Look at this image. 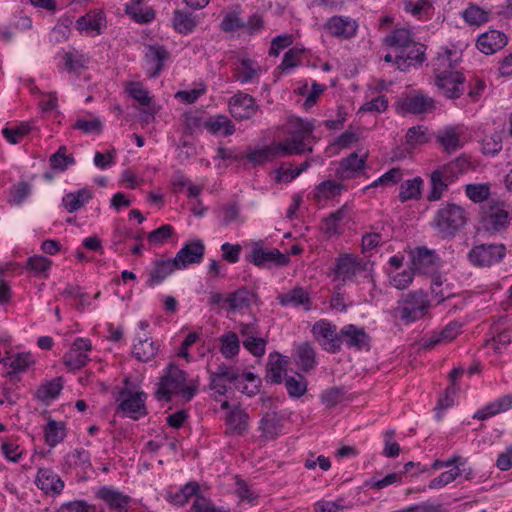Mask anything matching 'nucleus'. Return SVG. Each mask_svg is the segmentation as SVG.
<instances>
[{
    "label": "nucleus",
    "instance_id": "obj_38",
    "mask_svg": "<svg viewBox=\"0 0 512 512\" xmlns=\"http://www.w3.org/2000/svg\"><path fill=\"white\" fill-rule=\"evenodd\" d=\"M346 210L347 206L343 205L323 219L322 231L326 236L334 237L340 235V222L345 218Z\"/></svg>",
    "mask_w": 512,
    "mask_h": 512
},
{
    "label": "nucleus",
    "instance_id": "obj_13",
    "mask_svg": "<svg viewBox=\"0 0 512 512\" xmlns=\"http://www.w3.org/2000/svg\"><path fill=\"white\" fill-rule=\"evenodd\" d=\"M511 215L504 204H494L484 213L482 224L488 232L505 230L510 222Z\"/></svg>",
    "mask_w": 512,
    "mask_h": 512
},
{
    "label": "nucleus",
    "instance_id": "obj_25",
    "mask_svg": "<svg viewBox=\"0 0 512 512\" xmlns=\"http://www.w3.org/2000/svg\"><path fill=\"white\" fill-rule=\"evenodd\" d=\"M274 156L285 157L291 155H301L306 152L311 153L313 151L312 146L306 145L301 139H298L291 135V137L272 145Z\"/></svg>",
    "mask_w": 512,
    "mask_h": 512
},
{
    "label": "nucleus",
    "instance_id": "obj_64",
    "mask_svg": "<svg viewBox=\"0 0 512 512\" xmlns=\"http://www.w3.org/2000/svg\"><path fill=\"white\" fill-rule=\"evenodd\" d=\"M56 512H96V508L85 500H74L61 504Z\"/></svg>",
    "mask_w": 512,
    "mask_h": 512
},
{
    "label": "nucleus",
    "instance_id": "obj_57",
    "mask_svg": "<svg viewBox=\"0 0 512 512\" xmlns=\"http://www.w3.org/2000/svg\"><path fill=\"white\" fill-rule=\"evenodd\" d=\"M502 149V134L494 132L482 140L481 151L484 155L494 156Z\"/></svg>",
    "mask_w": 512,
    "mask_h": 512
},
{
    "label": "nucleus",
    "instance_id": "obj_52",
    "mask_svg": "<svg viewBox=\"0 0 512 512\" xmlns=\"http://www.w3.org/2000/svg\"><path fill=\"white\" fill-rule=\"evenodd\" d=\"M285 387L290 397L300 398L307 392V381L301 374L287 376L285 378Z\"/></svg>",
    "mask_w": 512,
    "mask_h": 512
},
{
    "label": "nucleus",
    "instance_id": "obj_10",
    "mask_svg": "<svg viewBox=\"0 0 512 512\" xmlns=\"http://www.w3.org/2000/svg\"><path fill=\"white\" fill-rule=\"evenodd\" d=\"M338 339L339 350L341 349L342 344L356 350H368L370 347V336L366 333L364 328L357 327L353 324H348L342 327L338 332Z\"/></svg>",
    "mask_w": 512,
    "mask_h": 512
},
{
    "label": "nucleus",
    "instance_id": "obj_43",
    "mask_svg": "<svg viewBox=\"0 0 512 512\" xmlns=\"http://www.w3.org/2000/svg\"><path fill=\"white\" fill-rule=\"evenodd\" d=\"M450 183L447 182L441 173L434 170L430 174V191L427 194V200L429 202H435L441 200L444 192L448 190Z\"/></svg>",
    "mask_w": 512,
    "mask_h": 512
},
{
    "label": "nucleus",
    "instance_id": "obj_22",
    "mask_svg": "<svg viewBox=\"0 0 512 512\" xmlns=\"http://www.w3.org/2000/svg\"><path fill=\"white\" fill-rule=\"evenodd\" d=\"M169 57L168 51L159 45H151L147 48L144 59L149 78H156L163 70L164 61Z\"/></svg>",
    "mask_w": 512,
    "mask_h": 512
},
{
    "label": "nucleus",
    "instance_id": "obj_46",
    "mask_svg": "<svg viewBox=\"0 0 512 512\" xmlns=\"http://www.w3.org/2000/svg\"><path fill=\"white\" fill-rule=\"evenodd\" d=\"M255 294L246 288H239L235 292L229 294L226 301L232 310H239L250 305L255 298Z\"/></svg>",
    "mask_w": 512,
    "mask_h": 512
},
{
    "label": "nucleus",
    "instance_id": "obj_4",
    "mask_svg": "<svg viewBox=\"0 0 512 512\" xmlns=\"http://www.w3.org/2000/svg\"><path fill=\"white\" fill-rule=\"evenodd\" d=\"M506 254L503 244H480L474 246L468 253V259L473 266L489 267L500 262Z\"/></svg>",
    "mask_w": 512,
    "mask_h": 512
},
{
    "label": "nucleus",
    "instance_id": "obj_63",
    "mask_svg": "<svg viewBox=\"0 0 512 512\" xmlns=\"http://www.w3.org/2000/svg\"><path fill=\"white\" fill-rule=\"evenodd\" d=\"M343 189V186L339 183H337L334 180H326L321 182L317 186V194L316 198H325L329 199L331 197H334L336 195H339L341 190Z\"/></svg>",
    "mask_w": 512,
    "mask_h": 512
},
{
    "label": "nucleus",
    "instance_id": "obj_49",
    "mask_svg": "<svg viewBox=\"0 0 512 512\" xmlns=\"http://www.w3.org/2000/svg\"><path fill=\"white\" fill-rule=\"evenodd\" d=\"M220 351L225 358H233L239 353L240 341L235 332H227L220 337Z\"/></svg>",
    "mask_w": 512,
    "mask_h": 512
},
{
    "label": "nucleus",
    "instance_id": "obj_24",
    "mask_svg": "<svg viewBox=\"0 0 512 512\" xmlns=\"http://www.w3.org/2000/svg\"><path fill=\"white\" fill-rule=\"evenodd\" d=\"M365 164V157H359L356 152H353L348 157L343 158L340 161L339 166L336 169V176L340 180L355 178L364 169Z\"/></svg>",
    "mask_w": 512,
    "mask_h": 512
},
{
    "label": "nucleus",
    "instance_id": "obj_20",
    "mask_svg": "<svg viewBox=\"0 0 512 512\" xmlns=\"http://www.w3.org/2000/svg\"><path fill=\"white\" fill-rule=\"evenodd\" d=\"M357 23L350 17L333 16L325 23V29L329 34L349 39L356 34Z\"/></svg>",
    "mask_w": 512,
    "mask_h": 512
},
{
    "label": "nucleus",
    "instance_id": "obj_61",
    "mask_svg": "<svg viewBox=\"0 0 512 512\" xmlns=\"http://www.w3.org/2000/svg\"><path fill=\"white\" fill-rule=\"evenodd\" d=\"M126 91L142 106H147L151 102L148 91L139 82H130L126 87Z\"/></svg>",
    "mask_w": 512,
    "mask_h": 512
},
{
    "label": "nucleus",
    "instance_id": "obj_48",
    "mask_svg": "<svg viewBox=\"0 0 512 512\" xmlns=\"http://www.w3.org/2000/svg\"><path fill=\"white\" fill-rule=\"evenodd\" d=\"M446 279L441 275H434L431 280V291L438 303L451 298L454 293L449 284H445Z\"/></svg>",
    "mask_w": 512,
    "mask_h": 512
},
{
    "label": "nucleus",
    "instance_id": "obj_12",
    "mask_svg": "<svg viewBox=\"0 0 512 512\" xmlns=\"http://www.w3.org/2000/svg\"><path fill=\"white\" fill-rule=\"evenodd\" d=\"M91 341L86 338H77L69 351L63 356V363L70 370H78L84 367L89 357L87 352L91 350Z\"/></svg>",
    "mask_w": 512,
    "mask_h": 512
},
{
    "label": "nucleus",
    "instance_id": "obj_6",
    "mask_svg": "<svg viewBox=\"0 0 512 512\" xmlns=\"http://www.w3.org/2000/svg\"><path fill=\"white\" fill-rule=\"evenodd\" d=\"M247 260L261 269H269L274 266L283 267L290 261L289 256L278 249H265L259 245L253 247L251 253L247 256Z\"/></svg>",
    "mask_w": 512,
    "mask_h": 512
},
{
    "label": "nucleus",
    "instance_id": "obj_17",
    "mask_svg": "<svg viewBox=\"0 0 512 512\" xmlns=\"http://www.w3.org/2000/svg\"><path fill=\"white\" fill-rule=\"evenodd\" d=\"M205 251L204 243L201 240H195L186 243L176 254L175 260L178 269H184L191 264L200 263Z\"/></svg>",
    "mask_w": 512,
    "mask_h": 512
},
{
    "label": "nucleus",
    "instance_id": "obj_51",
    "mask_svg": "<svg viewBox=\"0 0 512 512\" xmlns=\"http://www.w3.org/2000/svg\"><path fill=\"white\" fill-rule=\"evenodd\" d=\"M49 162L52 169L63 172L75 163V159L73 155H67V148L62 145L50 156Z\"/></svg>",
    "mask_w": 512,
    "mask_h": 512
},
{
    "label": "nucleus",
    "instance_id": "obj_56",
    "mask_svg": "<svg viewBox=\"0 0 512 512\" xmlns=\"http://www.w3.org/2000/svg\"><path fill=\"white\" fill-rule=\"evenodd\" d=\"M72 127L85 134L99 135L103 131V123L98 117L78 118Z\"/></svg>",
    "mask_w": 512,
    "mask_h": 512
},
{
    "label": "nucleus",
    "instance_id": "obj_31",
    "mask_svg": "<svg viewBox=\"0 0 512 512\" xmlns=\"http://www.w3.org/2000/svg\"><path fill=\"white\" fill-rule=\"evenodd\" d=\"M104 20L102 11H90L81 16L76 21V28L80 32L99 35L101 33L102 21Z\"/></svg>",
    "mask_w": 512,
    "mask_h": 512
},
{
    "label": "nucleus",
    "instance_id": "obj_11",
    "mask_svg": "<svg viewBox=\"0 0 512 512\" xmlns=\"http://www.w3.org/2000/svg\"><path fill=\"white\" fill-rule=\"evenodd\" d=\"M229 111L235 120H247L252 118L258 110L255 99L243 92H238L229 99Z\"/></svg>",
    "mask_w": 512,
    "mask_h": 512
},
{
    "label": "nucleus",
    "instance_id": "obj_39",
    "mask_svg": "<svg viewBox=\"0 0 512 512\" xmlns=\"http://www.w3.org/2000/svg\"><path fill=\"white\" fill-rule=\"evenodd\" d=\"M279 301L282 306H305L306 309H309L311 299L309 293L305 289L302 287H296L288 293L282 294L279 297Z\"/></svg>",
    "mask_w": 512,
    "mask_h": 512
},
{
    "label": "nucleus",
    "instance_id": "obj_9",
    "mask_svg": "<svg viewBox=\"0 0 512 512\" xmlns=\"http://www.w3.org/2000/svg\"><path fill=\"white\" fill-rule=\"evenodd\" d=\"M493 337L487 341L497 353H502L512 341V322L507 316H500L491 326Z\"/></svg>",
    "mask_w": 512,
    "mask_h": 512
},
{
    "label": "nucleus",
    "instance_id": "obj_34",
    "mask_svg": "<svg viewBox=\"0 0 512 512\" xmlns=\"http://www.w3.org/2000/svg\"><path fill=\"white\" fill-rule=\"evenodd\" d=\"M203 126L212 134L227 137L235 132L233 122L226 115H216L204 121Z\"/></svg>",
    "mask_w": 512,
    "mask_h": 512
},
{
    "label": "nucleus",
    "instance_id": "obj_50",
    "mask_svg": "<svg viewBox=\"0 0 512 512\" xmlns=\"http://www.w3.org/2000/svg\"><path fill=\"white\" fill-rule=\"evenodd\" d=\"M52 266V261L42 255H34L27 259L25 268L32 271L37 276H48V271Z\"/></svg>",
    "mask_w": 512,
    "mask_h": 512
},
{
    "label": "nucleus",
    "instance_id": "obj_44",
    "mask_svg": "<svg viewBox=\"0 0 512 512\" xmlns=\"http://www.w3.org/2000/svg\"><path fill=\"white\" fill-rule=\"evenodd\" d=\"M159 346L150 338L139 339L137 344H134L133 355L140 361L147 362L153 359Z\"/></svg>",
    "mask_w": 512,
    "mask_h": 512
},
{
    "label": "nucleus",
    "instance_id": "obj_30",
    "mask_svg": "<svg viewBox=\"0 0 512 512\" xmlns=\"http://www.w3.org/2000/svg\"><path fill=\"white\" fill-rule=\"evenodd\" d=\"M437 256L434 250L426 247H417L411 253V262L415 270L426 273L436 263Z\"/></svg>",
    "mask_w": 512,
    "mask_h": 512
},
{
    "label": "nucleus",
    "instance_id": "obj_36",
    "mask_svg": "<svg viewBox=\"0 0 512 512\" xmlns=\"http://www.w3.org/2000/svg\"><path fill=\"white\" fill-rule=\"evenodd\" d=\"M423 179L419 176L401 183L399 200L405 203L409 200H419L422 195Z\"/></svg>",
    "mask_w": 512,
    "mask_h": 512
},
{
    "label": "nucleus",
    "instance_id": "obj_42",
    "mask_svg": "<svg viewBox=\"0 0 512 512\" xmlns=\"http://www.w3.org/2000/svg\"><path fill=\"white\" fill-rule=\"evenodd\" d=\"M296 363L304 372H309L316 365V355L313 347L305 342L297 348Z\"/></svg>",
    "mask_w": 512,
    "mask_h": 512
},
{
    "label": "nucleus",
    "instance_id": "obj_40",
    "mask_svg": "<svg viewBox=\"0 0 512 512\" xmlns=\"http://www.w3.org/2000/svg\"><path fill=\"white\" fill-rule=\"evenodd\" d=\"M45 441L50 447H55L66 437L65 423L62 421L49 420L44 429Z\"/></svg>",
    "mask_w": 512,
    "mask_h": 512
},
{
    "label": "nucleus",
    "instance_id": "obj_19",
    "mask_svg": "<svg viewBox=\"0 0 512 512\" xmlns=\"http://www.w3.org/2000/svg\"><path fill=\"white\" fill-rule=\"evenodd\" d=\"M508 43L505 33L498 30H490L479 35L476 46L486 55H491L503 49Z\"/></svg>",
    "mask_w": 512,
    "mask_h": 512
},
{
    "label": "nucleus",
    "instance_id": "obj_5",
    "mask_svg": "<svg viewBox=\"0 0 512 512\" xmlns=\"http://www.w3.org/2000/svg\"><path fill=\"white\" fill-rule=\"evenodd\" d=\"M147 394L145 392H132L128 389H122L116 401L118 402V411L135 420L147 414L146 402Z\"/></svg>",
    "mask_w": 512,
    "mask_h": 512
},
{
    "label": "nucleus",
    "instance_id": "obj_32",
    "mask_svg": "<svg viewBox=\"0 0 512 512\" xmlns=\"http://www.w3.org/2000/svg\"><path fill=\"white\" fill-rule=\"evenodd\" d=\"M287 360L277 352L271 353L266 366L265 380L271 384L282 383V371L285 369Z\"/></svg>",
    "mask_w": 512,
    "mask_h": 512
},
{
    "label": "nucleus",
    "instance_id": "obj_33",
    "mask_svg": "<svg viewBox=\"0 0 512 512\" xmlns=\"http://www.w3.org/2000/svg\"><path fill=\"white\" fill-rule=\"evenodd\" d=\"M91 198L92 192L87 188H82L65 194L62 198V205L69 213H73L81 209Z\"/></svg>",
    "mask_w": 512,
    "mask_h": 512
},
{
    "label": "nucleus",
    "instance_id": "obj_7",
    "mask_svg": "<svg viewBox=\"0 0 512 512\" xmlns=\"http://www.w3.org/2000/svg\"><path fill=\"white\" fill-rule=\"evenodd\" d=\"M434 109V99L423 94L406 96L404 98H401L396 104V110L401 115L426 114L432 112Z\"/></svg>",
    "mask_w": 512,
    "mask_h": 512
},
{
    "label": "nucleus",
    "instance_id": "obj_23",
    "mask_svg": "<svg viewBox=\"0 0 512 512\" xmlns=\"http://www.w3.org/2000/svg\"><path fill=\"white\" fill-rule=\"evenodd\" d=\"M463 135V129L459 126H446L435 135L436 141L444 148L448 153L455 152L462 148L463 143L461 136Z\"/></svg>",
    "mask_w": 512,
    "mask_h": 512
},
{
    "label": "nucleus",
    "instance_id": "obj_21",
    "mask_svg": "<svg viewBox=\"0 0 512 512\" xmlns=\"http://www.w3.org/2000/svg\"><path fill=\"white\" fill-rule=\"evenodd\" d=\"M362 270H364L362 264L357 261V258L355 256L350 254L340 255L336 259L335 267L333 269L335 273V278L342 279L343 281L352 279Z\"/></svg>",
    "mask_w": 512,
    "mask_h": 512
},
{
    "label": "nucleus",
    "instance_id": "obj_41",
    "mask_svg": "<svg viewBox=\"0 0 512 512\" xmlns=\"http://www.w3.org/2000/svg\"><path fill=\"white\" fill-rule=\"evenodd\" d=\"M412 40L411 32L408 29L397 28L384 38V44L393 48L397 53L410 44Z\"/></svg>",
    "mask_w": 512,
    "mask_h": 512
},
{
    "label": "nucleus",
    "instance_id": "obj_27",
    "mask_svg": "<svg viewBox=\"0 0 512 512\" xmlns=\"http://www.w3.org/2000/svg\"><path fill=\"white\" fill-rule=\"evenodd\" d=\"M248 419L249 416L244 410L239 407H234L226 417L227 429L225 434L243 435L248 428Z\"/></svg>",
    "mask_w": 512,
    "mask_h": 512
},
{
    "label": "nucleus",
    "instance_id": "obj_53",
    "mask_svg": "<svg viewBox=\"0 0 512 512\" xmlns=\"http://www.w3.org/2000/svg\"><path fill=\"white\" fill-rule=\"evenodd\" d=\"M34 363L33 356L30 353H18L6 360V366L9 368V374L25 371Z\"/></svg>",
    "mask_w": 512,
    "mask_h": 512
},
{
    "label": "nucleus",
    "instance_id": "obj_26",
    "mask_svg": "<svg viewBox=\"0 0 512 512\" xmlns=\"http://www.w3.org/2000/svg\"><path fill=\"white\" fill-rule=\"evenodd\" d=\"M176 269H178V264L175 259L156 260L149 272L148 286L154 287L160 284Z\"/></svg>",
    "mask_w": 512,
    "mask_h": 512
},
{
    "label": "nucleus",
    "instance_id": "obj_58",
    "mask_svg": "<svg viewBox=\"0 0 512 512\" xmlns=\"http://www.w3.org/2000/svg\"><path fill=\"white\" fill-rule=\"evenodd\" d=\"M460 475H461L460 467H458V466L453 467L452 469L445 471V472L441 473L438 477L432 479L429 482L428 487L430 489L442 488V487L446 486L447 484L456 480V478Z\"/></svg>",
    "mask_w": 512,
    "mask_h": 512
},
{
    "label": "nucleus",
    "instance_id": "obj_1",
    "mask_svg": "<svg viewBox=\"0 0 512 512\" xmlns=\"http://www.w3.org/2000/svg\"><path fill=\"white\" fill-rule=\"evenodd\" d=\"M198 387V380L189 379L184 370L170 363L159 380L155 397L158 401L169 402L174 395H177L183 401L189 402L198 392Z\"/></svg>",
    "mask_w": 512,
    "mask_h": 512
},
{
    "label": "nucleus",
    "instance_id": "obj_54",
    "mask_svg": "<svg viewBox=\"0 0 512 512\" xmlns=\"http://www.w3.org/2000/svg\"><path fill=\"white\" fill-rule=\"evenodd\" d=\"M462 16L464 20L470 25H482L489 20V12L482 9L477 5H470L467 7Z\"/></svg>",
    "mask_w": 512,
    "mask_h": 512
},
{
    "label": "nucleus",
    "instance_id": "obj_3",
    "mask_svg": "<svg viewBox=\"0 0 512 512\" xmlns=\"http://www.w3.org/2000/svg\"><path fill=\"white\" fill-rule=\"evenodd\" d=\"M403 306L394 310V316L408 324L421 318L429 307L427 294L422 290L412 291L406 294Z\"/></svg>",
    "mask_w": 512,
    "mask_h": 512
},
{
    "label": "nucleus",
    "instance_id": "obj_16",
    "mask_svg": "<svg viewBox=\"0 0 512 512\" xmlns=\"http://www.w3.org/2000/svg\"><path fill=\"white\" fill-rule=\"evenodd\" d=\"M312 333L325 350L331 353L339 352V339L335 325L321 320L313 325Z\"/></svg>",
    "mask_w": 512,
    "mask_h": 512
},
{
    "label": "nucleus",
    "instance_id": "obj_59",
    "mask_svg": "<svg viewBox=\"0 0 512 512\" xmlns=\"http://www.w3.org/2000/svg\"><path fill=\"white\" fill-rule=\"evenodd\" d=\"M467 197L475 203L486 200L490 195V189L486 184H468L465 186Z\"/></svg>",
    "mask_w": 512,
    "mask_h": 512
},
{
    "label": "nucleus",
    "instance_id": "obj_14",
    "mask_svg": "<svg viewBox=\"0 0 512 512\" xmlns=\"http://www.w3.org/2000/svg\"><path fill=\"white\" fill-rule=\"evenodd\" d=\"M424 60L425 47L414 40L401 51L395 53V64L401 71H405L416 64H421Z\"/></svg>",
    "mask_w": 512,
    "mask_h": 512
},
{
    "label": "nucleus",
    "instance_id": "obj_29",
    "mask_svg": "<svg viewBox=\"0 0 512 512\" xmlns=\"http://www.w3.org/2000/svg\"><path fill=\"white\" fill-rule=\"evenodd\" d=\"M512 408V394H507L499 397L495 401L487 404L482 409L474 414V418L478 420H485L489 417L505 412Z\"/></svg>",
    "mask_w": 512,
    "mask_h": 512
},
{
    "label": "nucleus",
    "instance_id": "obj_45",
    "mask_svg": "<svg viewBox=\"0 0 512 512\" xmlns=\"http://www.w3.org/2000/svg\"><path fill=\"white\" fill-rule=\"evenodd\" d=\"M197 21L193 13L185 12L182 10H176L173 16V27L174 29L181 34L191 33Z\"/></svg>",
    "mask_w": 512,
    "mask_h": 512
},
{
    "label": "nucleus",
    "instance_id": "obj_55",
    "mask_svg": "<svg viewBox=\"0 0 512 512\" xmlns=\"http://www.w3.org/2000/svg\"><path fill=\"white\" fill-rule=\"evenodd\" d=\"M86 56L78 50L73 49L64 55V63L68 72H79L84 69L87 64Z\"/></svg>",
    "mask_w": 512,
    "mask_h": 512
},
{
    "label": "nucleus",
    "instance_id": "obj_47",
    "mask_svg": "<svg viewBox=\"0 0 512 512\" xmlns=\"http://www.w3.org/2000/svg\"><path fill=\"white\" fill-rule=\"evenodd\" d=\"M63 388L61 378H54L37 389L36 397L42 402H49L58 397Z\"/></svg>",
    "mask_w": 512,
    "mask_h": 512
},
{
    "label": "nucleus",
    "instance_id": "obj_37",
    "mask_svg": "<svg viewBox=\"0 0 512 512\" xmlns=\"http://www.w3.org/2000/svg\"><path fill=\"white\" fill-rule=\"evenodd\" d=\"M290 126L292 128L291 135L301 139L303 143L310 146L311 140L314 139L313 131H314V123L313 121L303 120L301 118H293L289 121Z\"/></svg>",
    "mask_w": 512,
    "mask_h": 512
},
{
    "label": "nucleus",
    "instance_id": "obj_15",
    "mask_svg": "<svg viewBox=\"0 0 512 512\" xmlns=\"http://www.w3.org/2000/svg\"><path fill=\"white\" fill-rule=\"evenodd\" d=\"M464 77L457 71L435 74V84L447 98H458L464 91Z\"/></svg>",
    "mask_w": 512,
    "mask_h": 512
},
{
    "label": "nucleus",
    "instance_id": "obj_35",
    "mask_svg": "<svg viewBox=\"0 0 512 512\" xmlns=\"http://www.w3.org/2000/svg\"><path fill=\"white\" fill-rule=\"evenodd\" d=\"M260 72V66L252 59L243 58L240 65L234 69V77L242 84L252 82Z\"/></svg>",
    "mask_w": 512,
    "mask_h": 512
},
{
    "label": "nucleus",
    "instance_id": "obj_28",
    "mask_svg": "<svg viewBox=\"0 0 512 512\" xmlns=\"http://www.w3.org/2000/svg\"><path fill=\"white\" fill-rule=\"evenodd\" d=\"M460 61V55L456 50L443 49L439 52L436 59L433 62L434 73H448L455 71L458 62Z\"/></svg>",
    "mask_w": 512,
    "mask_h": 512
},
{
    "label": "nucleus",
    "instance_id": "obj_62",
    "mask_svg": "<svg viewBox=\"0 0 512 512\" xmlns=\"http://www.w3.org/2000/svg\"><path fill=\"white\" fill-rule=\"evenodd\" d=\"M67 460L70 466L80 467L83 470L91 466L90 453L83 448L76 449L69 453Z\"/></svg>",
    "mask_w": 512,
    "mask_h": 512
},
{
    "label": "nucleus",
    "instance_id": "obj_2",
    "mask_svg": "<svg viewBox=\"0 0 512 512\" xmlns=\"http://www.w3.org/2000/svg\"><path fill=\"white\" fill-rule=\"evenodd\" d=\"M465 209L455 203H447L439 208L433 218V226L443 237H454L467 223Z\"/></svg>",
    "mask_w": 512,
    "mask_h": 512
},
{
    "label": "nucleus",
    "instance_id": "obj_18",
    "mask_svg": "<svg viewBox=\"0 0 512 512\" xmlns=\"http://www.w3.org/2000/svg\"><path fill=\"white\" fill-rule=\"evenodd\" d=\"M36 486L47 495H59L64 489L60 476L50 468H40L35 479Z\"/></svg>",
    "mask_w": 512,
    "mask_h": 512
},
{
    "label": "nucleus",
    "instance_id": "obj_8",
    "mask_svg": "<svg viewBox=\"0 0 512 512\" xmlns=\"http://www.w3.org/2000/svg\"><path fill=\"white\" fill-rule=\"evenodd\" d=\"M96 498L102 500L111 512H128L132 498L112 486L100 487Z\"/></svg>",
    "mask_w": 512,
    "mask_h": 512
},
{
    "label": "nucleus",
    "instance_id": "obj_60",
    "mask_svg": "<svg viewBox=\"0 0 512 512\" xmlns=\"http://www.w3.org/2000/svg\"><path fill=\"white\" fill-rule=\"evenodd\" d=\"M261 430L268 439H274L280 431L281 425L276 415L267 414L261 420Z\"/></svg>",
    "mask_w": 512,
    "mask_h": 512
}]
</instances>
